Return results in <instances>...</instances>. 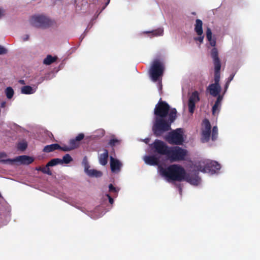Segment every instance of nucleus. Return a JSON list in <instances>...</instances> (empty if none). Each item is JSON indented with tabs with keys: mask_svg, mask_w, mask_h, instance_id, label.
Masks as SVG:
<instances>
[{
	"mask_svg": "<svg viewBox=\"0 0 260 260\" xmlns=\"http://www.w3.org/2000/svg\"><path fill=\"white\" fill-rule=\"evenodd\" d=\"M164 30L162 28H158L157 29L153 30L151 31H146L145 33H150L152 34L153 37L162 36L163 34Z\"/></svg>",
	"mask_w": 260,
	"mask_h": 260,
	"instance_id": "26",
	"label": "nucleus"
},
{
	"mask_svg": "<svg viewBox=\"0 0 260 260\" xmlns=\"http://www.w3.org/2000/svg\"><path fill=\"white\" fill-rule=\"evenodd\" d=\"M110 0H108V2H107V3L106 4L105 6V7H104V8H105V7H106L108 5V4H109V2H110Z\"/></svg>",
	"mask_w": 260,
	"mask_h": 260,
	"instance_id": "48",
	"label": "nucleus"
},
{
	"mask_svg": "<svg viewBox=\"0 0 260 260\" xmlns=\"http://www.w3.org/2000/svg\"><path fill=\"white\" fill-rule=\"evenodd\" d=\"M166 140L170 144L182 145L184 141L182 129L177 128L170 132L166 136Z\"/></svg>",
	"mask_w": 260,
	"mask_h": 260,
	"instance_id": "7",
	"label": "nucleus"
},
{
	"mask_svg": "<svg viewBox=\"0 0 260 260\" xmlns=\"http://www.w3.org/2000/svg\"><path fill=\"white\" fill-rule=\"evenodd\" d=\"M203 22L200 19H197L196 21L194 30L198 36L203 35Z\"/></svg>",
	"mask_w": 260,
	"mask_h": 260,
	"instance_id": "21",
	"label": "nucleus"
},
{
	"mask_svg": "<svg viewBox=\"0 0 260 260\" xmlns=\"http://www.w3.org/2000/svg\"><path fill=\"white\" fill-rule=\"evenodd\" d=\"M49 166H47V164L46 166L43 167V169H42V173L44 174H47L48 175H52V172L49 169Z\"/></svg>",
	"mask_w": 260,
	"mask_h": 260,
	"instance_id": "33",
	"label": "nucleus"
},
{
	"mask_svg": "<svg viewBox=\"0 0 260 260\" xmlns=\"http://www.w3.org/2000/svg\"><path fill=\"white\" fill-rule=\"evenodd\" d=\"M188 154L187 150L179 146L170 147L168 158L171 161H179L186 159Z\"/></svg>",
	"mask_w": 260,
	"mask_h": 260,
	"instance_id": "4",
	"label": "nucleus"
},
{
	"mask_svg": "<svg viewBox=\"0 0 260 260\" xmlns=\"http://www.w3.org/2000/svg\"><path fill=\"white\" fill-rule=\"evenodd\" d=\"M84 138V135L82 133L79 134L75 139H71L69 141L70 146L72 150H74L79 146L80 141Z\"/></svg>",
	"mask_w": 260,
	"mask_h": 260,
	"instance_id": "16",
	"label": "nucleus"
},
{
	"mask_svg": "<svg viewBox=\"0 0 260 260\" xmlns=\"http://www.w3.org/2000/svg\"><path fill=\"white\" fill-rule=\"evenodd\" d=\"M73 160V158L69 154H66L62 157V159H61V164L64 163L66 164H69Z\"/></svg>",
	"mask_w": 260,
	"mask_h": 260,
	"instance_id": "29",
	"label": "nucleus"
},
{
	"mask_svg": "<svg viewBox=\"0 0 260 260\" xmlns=\"http://www.w3.org/2000/svg\"><path fill=\"white\" fill-rule=\"evenodd\" d=\"M59 149L63 151H65V152L70 151L71 150H72V149L70 146V145L69 146H60V148H59Z\"/></svg>",
	"mask_w": 260,
	"mask_h": 260,
	"instance_id": "36",
	"label": "nucleus"
},
{
	"mask_svg": "<svg viewBox=\"0 0 260 260\" xmlns=\"http://www.w3.org/2000/svg\"><path fill=\"white\" fill-rule=\"evenodd\" d=\"M6 157H7V154L6 153L0 152V162H3V164L12 165V162L6 161V160L8 159H3L4 158H6Z\"/></svg>",
	"mask_w": 260,
	"mask_h": 260,
	"instance_id": "31",
	"label": "nucleus"
},
{
	"mask_svg": "<svg viewBox=\"0 0 260 260\" xmlns=\"http://www.w3.org/2000/svg\"><path fill=\"white\" fill-rule=\"evenodd\" d=\"M108 151L107 149L104 150V152L99 156V162L101 165L105 166L108 162Z\"/></svg>",
	"mask_w": 260,
	"mask_h": 260,
	"instance_id": "20",
	"label": "nucleus"
},
{
	"mask_svg": "<svg viewBox=\"0 0 260 260\" xmlns=\"http://www.w3.org/2000/svg\"><path fill=\"white\" fill-rule=\"evenodd\" d=\"M6 106V102L5 101H3L1 103L0 107L4 108Z\"/></svg>",
	"mask_w": 260,
	"mask_h": 260,
	"instance_id": "41",
	"label": "nucleus"
},
{
	"mask_svg": "<svg viewBox=\"0 0 260 260\" xmlns=\"http://www.w3.org/2000/svg\"><path fill=\"white\" fill-rule=\"evenodd\" d=\"M106 196L109 199V203L111 204H112L114 203V200L113 198L109 194H107Z\"/></svg>",
	"mask_w": 260,
	"mask_h": 260,
	"instance_id": "39",
	"label": "nucleus"
},
{
	"mask_svg": "<svg viewBox=\"0 0 260 260\" xmlns=\"http://www.w3.org/2000/svg\"><path fill=\"white\" fill-rule=\"evenodd\" d=\"M161 174L172 181H181L183 180L185 174L184 169L179 165H171L160 170Z\"/></svg>",
	"mask_w": 260,
	"mask_h": 260,
	"instance_id": "2",
	"label": "nucleus"
},
{
	"mask_svg": "<svg viewBox=\"0 0 260 260\" xmlns=\"http://www.w3.org/2000/svg\"><path fill=\"white\" fill-rule=\"evenodd\" d=\"M58 164H61V159L60 158H53L50 160L47 163V166L53 167Z\"/></svg>",
	"mask_w": 260,
	"mask_h": 260,
	"instance_id": "28",
	"label": "nucleus"
},
{
	"mask_svg": "<svg viewBox=\"0 0 260 260\" xmlns=\"http://www.w3.org/2000/svg\"><path fill=\"white\" fill-rule=\"evenodd\" d=\"M211 139L213 141H215L218 137V128L216 126H213L211 133Z\"/></svg>",
	"mask_w": 260,
	"mask_h": 260,
	"instance_id": "27",
	"label": "nucleus"
},
{
	"mask_svg": "<svg viewBox=\"0 0 260 260\" xmlns=\"http://www.w3.org/2000/svg\"><path fill=\"white\" fill-rule=\"evenodd\" d=\"M109 189L110 192L115 193L116 194H117L118 189L115 187L112 184L109 185Z\"/></svg>",
	"mask_w": 260,
	"mask_h": 260,
	"instance_id": "35",
	"label": "nucleus"
},
{
	"mask_svg": "<svg viewBox=\"0 0 260 260\" xmlns=\"http://www.w3.org/2000/svg\"><path fill=\"white\" fill-rule=\"evenodd\" d=\"M204 127L202 130L201 141L203 143L209 142L211 137V125L209 120L205 119L203 120Z\"/></svg>",
	"mask_w": 260,
	"mask_h": 260,
	"instance_id": "10",
	"label": "nucleus"
},
{
	"mask_svg": "<svg viewBox=\"0 0 260 260\" xmlns=\"http://www.w3.org/2000/svg\"><path fill=\"white\" fill-rule=\"evenodd\" d=\"M59 148H60V146L58 144H52L45 146L43 151L44 152L49 153L54 150H58Z\"/></svg>",
	"mask_w": 260,
	"mask_h": 260,
	"instance_id": "19",
	"label": "nucleus"
},
{
	"mask_svg": "<svg viewBox=\"0 0 260 260\" xmlns=\"http://www.w3.org/2000/svg\"><path fill=\"white\" fill-rule=\"evenodd\" d=\"M217 97V98L216 101L214 105L212 107V113L213 114L216 112V111L218 109V107L220 106L221 101L223 99V95H219Z\"/></svg>",
	"mask_w": 260,
	"mask_h": 260,
	"instance_id": "22",
	"label": "nucleus"
},
{
	"mask_svg": "<svg viewBox=\"0 0 260 260\" xmlns=\"http://www.w3.org/2000/svg\"><path fill=\"white\" fill-rule=\"evenodd\" d=\"M164 70L163 64L159 59H155L153 61L149 73L154 82L157 81L159 77L162 75Z\"/></svg>",
	"mask_w": 260,
	"mask_h": 260,
	"instance_id": "6",
	"label": "nucleus"
},
{
	"mask_svg": "<svg viewBox=\"0 0 260 260\" xmlns=\"http://www.w3.org/2000/svg\"><path fill=\"white\" fill-rule=\"evenodd\" d=\"M89 166L87 162H85V171L86 173L90 177H99L102 175V173L96 170H89Z\"/></svg>",
	"mask_w": 260,
	"mask_h": 260,
	"instance_id": "18",
	"label": "nucleus"
},
{
	"mask_svg": "<svg viewBox=\"0 0 260 260\" xmlns=\"http://www.w3.org/2000/svg\"><path fill=\"white\" fill-rule=\"evenodd\" d=\"M145 162L149 165L157 166L159 164V158L154 155H147L144 157Z\"/></svg>",
	"mask_w": 260,
	"mask_h": 260,
	"instance_id": "17",
	"label": "nucleus"
},
{
	"mask_svg": "<svg viewBox=\"0 0 260 260\" xmlns=\"http://www.w3.org/2000/svg\"><path fill=\"white\" fill-rule=\"evenodd\" d=\"M85 160H86V157H85V158H84V160H84V161Z\"/></svg>",
	"mask_w": 260,
	"mask_h": 260,
	"instance_id": "49",
	"label": "nucleus"
},
{
	"mask_svg": "<svg viewBox=\"0 0 260 260\" xmlns=\"http://www.w3.org/2000/svg\"><path fill=\"white\" fill-rule=\"evenodd\" d=\"M229 84L230 83L229 82H226L225 84V86H224V88H225V91H226V90L228 89L229 86Z\"/></svg>",
	"mask_w": 260,
	"mask_h": 260,
	"instance_id": "45",
	"label": "nucleus"
},
{
	"mask_svg": "<svg viewBox=\"0 0 260 260\" xmlns=\"http://www.w3.org/2000/svg\"><path fill=\"white\" fill-rule=\"evenodd\" d=\"M30 24L37 27L46 28L52 25V21L47 17L38 15L32 16L30 20Z\"/></svg>",
	"mask_w": 260,
	"mask_h": 260,
	"instance_id": "8",
	"label": "nucleus"
},
{
	"mask_svg": "<svg viewBox=\"0 0 260 260\" xmlns=\"http://www.w3.org/2000/svg\"><path fill=\"white\" fill-rule=\"evenodd\" d=\"M234 77V75H233V74L231 75L230 76V77H229L228 80L227 81L229 82V83H230V82L233 79Z\"/></svg>",
	"mask_w": 260,
	"mask_h": 260,
	"instance_id": "42",
	"label": "nucleus"
},
{
	"mask_svg": "<svg viewBox=\"0 0 260 260\" xmlns=\"http://www.w3.org/2000/svg\"><path fill=\"white\" fill-rule=\"evenodd\" d=\"M19 82L21 84H25V81L23 80H19Z\"/></svg>",
	"mask_w": 260,
	"mask_h": 260,
	"instance_id": "46",
	"label": "nucleus"
},
{
	"mask_svg": "<svg viewBox=\"0 0 260 260\" xmlns=\"http://www.w3.org/2000/svg\"><path fill=\"white\" fill-rule=\"evenodd\" d=\"M204 38V36L203 35L199 36L198 37L194 38V40L200 42V43H202Z\"/></svg>",
	"mask_w": 260,
	"mask_h": 260,
	"instance_id": "37",
	"label": "nucleus"
},
{
	"mask_svg": "<svg viewBox=\"0 0 260 260\" xmlns=\"http://www.w3.org/2000/svg\"><path fill=\"white\" fill-rule=\"evenodd\" d=\"M34 161L33 157L27 155H21L13 159L8 158L6 161L12 162L13 165L16 162H19L21 164L29 165Z\"/></svg>",
	"mask_w": 260,
	"mask_h": 260,
	"instance_id": "13",
	"label": "nucleus"
},
{
	"mask_svg": "<svg viewBox=\"0 0 260 260\" xmlns=\"http://www.w3.org/2000/svg\"><path fill=\"white\" fill-rule=\"evenodd\" d=\"M178 187H179V191L181 192L182 191V188H181L180 184L178 185Z\"/></svg>",
	"mask_w": 260,
	"mask_h": 260,
	"instance_id": "47",
	"label": "nucleus"
},
{
	"mask_svg": "<svg viewBox=\"0 0 260 260\" xmlns=\"http://www.w3.org/2000/svg\"><path fill=\"white\" fill-rule=\"evenodd\" d=\"M221 90V88L220 85L213 83L210 84L207 88V91L213 97H216L220 95Z\"/></svg>",
	"mask_w": 260,
	"mask_h": 260,
	"instance_id": "14",
	"label": "nucleus"
},
{
	"mask_svg": "<svg viewBox=\"0 0 260 260\" xmlns=\"http://www.w3.org/2000/svg\"><path fill=\"white\" fill-rule=\"evenodd\" d=\"M56 57H53L51 55H48L44 59L43 63L46 65H50L56 60Z\"/></svg>",
	"mask_w": 260,
	"mask_h": 260,
	"instance_id": "25",
	"label": "nucleus"
},
{
	"mask_svg": "<svg viewBox=\"0 0 260 260\" xmlns=\"http://www.w3.org/2000/svg\"><path fill=\"white\" fill-rule=\"evenodd\" d=\"M155 122L152 129L156 137L171 129V125L177 117V110L160 98L154 109Z\"/></svg>",
	"mask_w": 260,
	"mask_h": 260,
	"instance_id": "1",
	"label": "nucleus"
},
{
	"mask_svg": "<svg viewBox=\"0 0 260 260\" xmlns=\"http://www.w3.org/2000/svg\"><path fill=\"white\" fill-rule=\"evenodd\" d=\"M122 164L121 162L112 156L110 157V167L112 172L116 173L120 171Z\"/></svg>",
	"mask_w": 260,
	"mask_h": 260,
	"instance_id": "15",
	"label": "nucleus"
},
{
	"mask_svg": "<svg viewBox=\"0 0 260 260\" xmlns=\"http://www.w3.org/2000/svg\"><path fill=\"white\" fill-rule=\"evenodd\" d=\"M7 52V49L0 45V55L6 54Z\"/></svg>",
	"mask_w": 260,
	"mask_h": 260,
	"instance_id": "38",
	"label": "nucleus"
},
{
	"mask_svg": "<svg viewBox=\"0 0 260 260\" xmlns=\"http://www.w3.org/2000/svg\"><path fill=\"white\" fill-rule=\"evenodd\" d=\"M151 148L155 153L161 155H166L168 157L170 147L164 142L156 139L151 145Z\"/></svg>",
	"mask_w": 260,
	"mask_h": 260,
	"instance_id": "9",
	"label": "nucleus"
},
{
	"mask_svg": "<svg viewBox=\"0 0 260 260\" xmlns=\"http://www.w3.org/2000/svg\"><path fill=\"white\" fill-rule=\"evenodd\" d=\"M198 170L195 171H191L190 173H186L185 172V177L183 180H185L190 184L194 185H197L200 183V178L199 177V172Z\"/></svg>",
	"mask_w": 260,
	"mask_h": 260,
	"instance_id": "11",
	"label": "nucleus"
},
{
	"mask_svg": "<svg viewBox=\"0 0 260 260\" xmlns=\"http://www.w3.org/2000/svg\"><path fill=\"white\" fill-rule=\"evenodd\" d=\"M5 93L8 99H11L14 95V90L11 87H7L5 90Z\"/></svg>",
	"mask_w": 260,
	"mask_h": 260,
	"instance_id": "30",
	"label": "nucleus"
},
{
	"mask_svg": "<svg viewBox=\"0 0 260 260\" xmlns=\"http://www.w3.org/2000/svg\"><path fill=\"white\" fill-rule=\"evenodd\" d=\"M212 31L210 28H207L206 31V37L208 41L209 42L211 46L214 47L216 45V41L215 39H212Z\"/></svg>",
	"mask_w": 260,
	"mask_h": 260,
	"instance_id": "23",
	"label": "nucleus"
},
{
	"mask_svg": "<svg viewBox=\"0 0 260 260\" xmlns=\"http://www.w3.org/2000/svg\"><path fill=\"white\" fill-rule=\"evenodd\" d=\"M199 93L198 91L192 92L189 98L188 106L189 113L192 114L195 109L196 103L200 101Z\"/></svg>",
	"mask_w": 260,
	"mask_h": 260,
	"instance_id": "12",
	"label": "nucleus"
},
{
	"mask_svg": "<svg viewBox=\"0 0 260 260\" xmlns=\"http://www.w3.org/2000/svg\"><path fill=\"white\" fill-rule=\"evenodd\" d=\"M42 169H43V167H37L36 168V170L38 171H41L42 172Z\"/></svg>",
	"mask_w": 260,
	"mask_h": 260,
	"instance_id": "44",
	"label": "nucleus"
},
{
	"mask_svg": "<svg viewBox=\"0 0 260 260\" xmlns=\"http://www.w3.org/2000/svg\"><path fill=\"white\" fill-rule=\"evenodd\" d=\"M35 92V90L31 86L27 85L23 86L21 88V93L25 94H32Z\"/></svg>",
	"mask_w": 260,
	"mask_h": 260,
	"instance_id": "24",
	"label": "nucleus"
},
{
	"mask_svg": "<svg viewBox=\"0 0 260 260\" xmlns=\"http://www.w3.org/2000/svg\"><path fill=\"white\" fill-rule=\"evenodd\" d=\"M197 169L203 173H209L214 174L216 171L220 169L219 164L215 161L205 160L200 161L196 165Z\"/></svg>",
	"mask_w": 260,
	"mask_h": 260,
	"instance_id": "3",
	"label": "nucleus"
},
{
	"mask_svg": "<svg viewBox=\"0 0 260 260\" xmlns=\"http://www.w3.org/2000/svg\"><path fill=\"white\" fill-rule=\"evenodd\" d=\"M211 55L213 60L214 65V83L213 84H219L220 81V70L221 69L220 60L218 57V52L216 48H213L211 51Z\"/></svg>",
	"mask_w": 260,
	"mask_h": 260,
	"instance_id": "5",
	"label": "nucleus"
},
{
	"mask_svg": "<svg viewBox=\"0 0 260 260\" xmlns=\"http://www.w3.org/2000/svg\"><path fill=\"white\" fill-rule=\"evenodd\" d=\"M29 35H25V36L24 37V38H23V40L24 41H27L29 39Z\"/></svg>",
	"mask_w": 260,
	"mask_h": 260,
	"instance_id": "43",
	"label": "nucleus"
},
{
	"mask_svg": "<svg viewBox=\"0 0 260 260\" xmlns=\"http://www.w3.org/2000/svg\"><path fill=\"white\" fill-rule=\"evenodd\" d=\"M120 141L117 139H111L109 142V145L111 147H114L116 144H119Z\"/></svg>",
	"mask_w": 260,
	"mask_h": 260,
	"instance_id": "34",
	"label": "nucleus"
},
{
	"mask_svg": "<svg viewBox=\"0 0 260 260\" xmlns=\"http://www.w3.org/2000/svg\"><path fill=\"white\" fill-rule=\"evenodd\" d=\"M27 147V144L26 142H20L17 145V149L19 150L24 151Z\"/></svg>",
	"mask_w": 260,
	"mask_h": 260,
	"instance_id": "32",
	"label": "nucleus"
},
{
	"mask_svg": "<svg viewBox=\"0 0 260 260\" xmlns=\"http://www.w3.org/2000/svg\"><path fill=\"white\" fill-rule=\"evenodd\" d=\"M5 14V10L3 9L0 8V18Z\"/></svg>",
	"mask_w": 260,
	"mask_h": 260,
	"instance_id": "40",
	"label": "nucleus"
}]
</instances>
